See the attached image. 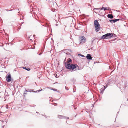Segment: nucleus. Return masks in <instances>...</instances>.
<instances>
[{"mask_svg": "<svg viewBox=\"0 0 128 128\" xmlns=\"http://www.w3.org/2000/svg\"><path fill=\"white\" fill-rule=\"evenodd\" d=\"M72 62V60L70 58H68L65 64V67L68 69L72 70L73 71H75L78 70L79 67L76 64H70Z\"/></svg>", "mask_w": 128, "mask_h": 128, "instance_id": "f257e3e1", "label": "nucleus"}, {"mask_svg": "<svg viewBox=\"0 0 128 128\" xmlns=\"http://www.w3.org/2000/svg\"><path fill=\"white\" fill-rule=\"evenodd\" d=\"M94 25L96 28V30L98 31L100 29V25L97 20H95L94 21Z\"/></svg>", "mask_w": 128, "mask_h": 128, "instance_id": "f03ea898", "label": "nucleus"}, {"mask_svg": "<svg viewBox=\"0 0 128 128\" xmlns=\"http://www.w3.org/2000/svg\"><path fill=\"white\" fill-rule=\"evenodd\" d=\"M113 36V34L112 33H108L102 36V38L103 39L108 38H110Z\"/></svg>", "mask_w": 128, "mask_h": 128, "instance_id": "7ed1b4c3", "label": "nucleus"}, {"mask_svg": "<svg viewBox=\"0 0 128 128\" xmlns=\"http://www.w3.org/2000/svg\"><path fill=\"white\" fill-rule=\"evenodd\" d=\"M80 41V44H83L86 41V38L84 36H80L79 38Z\"/></svg>", "mask_w": 128, "mask_h": 128, "instance_id": "20e7f679", "label": "nucleus"}, {"mask_svg": "<svg viewBox=\"0 0 128 128\" xmlns=\"http://www.w3.org/2000/svg\"><path fill=\"white\" fill-rule=\"evenodd\" d=\"M8 76L6 77V80L8 82H10L11 80V76L10 74H8Z\"/></svg>", "mask_w": 128, "mask_h": 128, "instance_id": "39448f33", "label": "nucleus"}, {"mask_svg": "<svg viewBox=\"0 0 128 128\" xmlns=\"http://www.w3.org/2000/svg\"><path fill=\"white\" fill-rule=\"evenodd\" d=\"M88 60H92V57L90 54H88L86 56Z\"/></svg>", "mask_w": 128, "mask_h": 128, "instance_id": "423d86ee", "label": "nucleus"}, {"mask_svg": "<svg viewBox=\"0 0 128 128\" xmlns=\"http://www.w3.org/2000/svg\"><path fill=\"white\" fill-rule=\"evenodd\" d=\"M107 17L110 18H113V16L112 14H108L107 15Z\"/></svg>", "mask_w": 128, "mask_h": 128, "instance_id": "0eeeda50", "label": "nucleus"}, {"mask_svg": "<svg viewBox=\"0 0 128 128\" xmlns=\"http://www.w3.org/2000/svg\"><path fill=\"white\" fill-rule=\"evenodd\" d=\"M23 68L24 69H25V70H27L28 71H29L30 70V68H26L25 67H23Z\"/></svg>", "mask_w": 128, "mask_h": 128, "instance_id": "6e6552de", "label": "nucleus"}, {"mask_svg": "<svg viewBox=\"0 0 128 128\" xmlns=\"http://www.w3.org/2000/svg\"><path fill=\"white\" fill-rule=\"evenodd\" d=\"M29 38L30 40L32 41V39H34V37H33L31 35L29 36Z\"/></svg>", "mask_w": 128, "mask_h": 128, "instance_id": "1a4fd4ad", "label": "nucleus"}, {"mask_svg": "<svg viewBox=\"0 0 128 128\" xmlns=\"http://www.w3.org/2000/svg\"><path fill=\"white\" fill-rule=\"evenodd\" d=\"M110 8L109 7H105L104 8V10L105 11L106 10H109L110 9Z\"/></svg>", "mask_w": 128, "mask_h": 128, "instance_id": "9d476101", "label": "nucleus"}, {"mask_svg": "<svg viewBox=\"0 0 128 128\" xmlns=\"http://www.w3.org/2000/svg\"><path fill=\"white\" fill-rule=\"evenodd\" d=\"M119 20V19H115L114 20H112L111 21H112V22H115Z\"/></svg>", "mask_w": 128, "mask_h": 128, "instance_id": "9b49d317", "label": "nucleus"}, {"mask_svg": "<svg viewBox=\"0 0 128 128\" xmlns=\"http://www.w3.org/2000/svg\"><path fill=\"white\" fill-rule=\"evenodd\" d=\"M26 90V92H32H32L33 90Z\"/></svg>", "mask_w": 128, "mask_h": 128, "instance_id": "f8f14e48", "label": "nucleus"}, {"mask_svg": "<svg viewBox=\"0 0 128 128\" xmlns=\"http://www.w3.org/2000/svg\"><path fill=\"white\" fill-rule=\"evenodd\" d=\"M104 7H102V8H101L100 9V8H97L96 9H98V10H102L103 9H104Z\"/></svg>", "mask_w": 128, "mask_h": 128, "instance_id": "ddd939ff", "label": "nucleus"}, {"mask_svg": "<svg viewBox=\"0 0 128 128\" xmlns=\"http://www.w3.org/2000/svg\"><path fill=\"white\" fill-rule=\"evenodd\" d=\"M78 56H82V57H84V56L83 55H82V54H78Z\"/></svg>", "mask_w": 128, "mask_h": 128, "instance_id": "4468645a", "label": "nucleus"}, {"mask_svg": "<svg viewBox=\"0 0 128 128\" xmlns=\"http://www.w3.org/2000/svg\"><path fill=\"white\" fill-rule=\"evenodd\" d=\"M63 117L61 115H59L58 116V118H61Z\"/></svg>", "mask_w": 128, "mask_h": 128, "instance_id": "2eb2a0df", "label": "nucleus"}, {"mask_svg": "<svg viewBox=\"0 0 128 128\" xmlns=\"http://www.w3.org/2000/svg\"><path fill=\"white\" fill-rule=\"evenodd\" d=\"M42 90V89H41L40 90H38L36 91V92H39L40 91H41V90Z\"/></svg>", "mask_w": 128, "mask_h": 128, "instance_id": "dca6fc26", "label": "nucleus"}, {"mask_svg": "<svg viewBox=\"0 0 128 128\" xmlns=\"http://www.w3.org/2000/svg\"><path fill=\"white\" fill-rule=\"evenodd\" d=\"M27 94V93L26 92V93H25V92H24V97H25V94Z\"/></svg>", "mask_w": 128, "mask_h": 128, "instance_id": "f3484780", "label": "nucleus"}, {"mask_svg": "<svg viewBox=\"0 0 128 128\" xmlns=\"http://www.w3.org/2000/svg\"><path fill=\"white\" fill-rule=\"evenodd\" d=\"M54 106H56L57 105V104L56 103H54Z\"/></svg>", "mask_w": 128, "mask_h": 128, "instance_id": "a211bd4d", "label": "nucleus"}, {"mask_svg": "<svg viewBox=\"0 0 128 128\" xmlns=\"http://www.w3.org/2000/svg\"><path fill=\"white\" fill-rule=\"evenodd\" d=\"M112 20H110V22H111V23H112V22H112V21H111Z\"/></svg>", "mask_w": 128, "mask_h": 128, "instance_id": "6ab92c4d", "label": "nucleus"}, {"mask_svg": "<svg viewBox=\"0 0 128 128\" xmlns=\"http://www.w3.org/2000/svg\"><path fill=\"white\" fill-rule=\"evenodd\" d=\"M68 118V119H69V118H68H68Z\"/></svg>", "mask_w": 128, "mask_h": 128, "instance_id": "aec40b11", "label": "nucleus"}]
</instances>
